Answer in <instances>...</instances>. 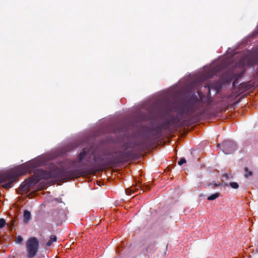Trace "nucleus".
Masks as SVG:
<instances>
[{"mask_svg":"<svg viewBox=\"0 0 258 258\" xmlns=\"http://www.w3.org/2000/svg\"><path fill=\"white\" fill-rule=\"evenodd\" d=\"M87 172L83 167L73 170H67L63 166L58 167L55 165L49 170L37 169L31 178L34 184L38 183L41 179H55L59 180L68 181L86 174Z\"/></svg>","mask_w":258,"mask_h":258,"instance_id":"1","label":"nucleus"},{"mask_svg":"<svg viewBox=\"0 0 258 258\" xmlns=\"http://www.w3.org/2000/svg\"><path fill=\"white\" fill-rule=\"evenodd\" d=\"M40 165L37 160H32L15 168L0 174V183L7 182L3 185L5 188H10L18 177L32 171Z\"/></svg>","mask_w":258,"mask_h":258,"instance_id":"2","label":"nucleus"},{"mask_svg":"<svg viewBox=\"0 0 258 258\" xmlns=\"http://www.w3.org/2000/svg\"><path fill=\"white\" fill-rule=\"evenodd\" d=\"M202 102L199 100L197 96H195L188 100L183 102L182 107L180 110L181 114H186L191 115L194 113L197 109V105H200Z\"/></svg>","mask_w":258,"mask_h":258,"instance_id":"3","label":"nucleus"},{"mask_svg":"<svg viewBox=\"0 0 258 258\" xmlns=\"http://www.w3.org/2000/svg\"><path fill=\"white\" fill-rule=\"evenodd\" d=\"M39 242L36 237L30 238L26 243L27 257L33 258L36 255L39 248Z\"/></svg>","mask_w":258,"mask_h":258,"instance_id":"4","label":"nucleus"},{"mask_svg":"<svg viewBox=\"0 0 258 258\" xmlns=\"http://www.w3.org/2000/svg\"><path fill=\"white\" fill-rule=\"evenodd\" d=\"M114 154L116 155L113 159L107 158L105 159V166H109L126 162L124 151H118L114 152Z\"/></svg>","mask_w":258,"mask_h":258,"instance_id":"5","label":"nucleus"},{"mask_svg":"<svg viewBox=\"0 0 258 258\" xmlns=\"http://www.w3.org/2000/svg\"><path fill=\"white\" fill-rule=\"evenodd\" d=\"M219 146L225 154H232L237 149V146L235 143L229 140L224 141L221 145L218 144L217 147Z\"/></svg>","mask_w":258,"mask_h":258,"instance_id":"6","label":"nucleus"},{"mask_svg":"<svg viewBox=\"0 0 258 258\" xmlns=\"http://www.w3.org/2000/svg\"><path fill=\"white\" fill-rule=\"evenodd\" d=\"M90 150L89 149L84 148L78 155L76 159L69 162V164L73 167H75L78 164H82L85 158L90 155Z\"/></svg>","mask_w":258,"mask_h":258,"instance_id":"7","label":"nucleus"},{"mask_svg":"<svg viewBox=\"0 0 258 258\" xmlns=\"http://www.w3.org/2000/svg\"><path fill=\"white\" fill-rule=\"evenodd\" d=\"M181 120V118H179L177 116H172L169 119L163 122L161 125L162 128L167 129L170 125L177 124Z\"/></svg>","mask_w":258,"mask_h":258,"instance_id":"8","label":"nucleus"},{"mask_svg":"<svg viewBox=\"0 0 258 258\" xmlns=\"http://www.w3.org/2000/svg\"><path fill=\"white\" fill-rule=\"evenodd\" d=\"M225 65L223 63H220L214 67L211 68L208 72V77L210 78L213 77L216 75L217 73L222 71L225 67Z\"/></svg>","mask_w":258,"mask_h":258,"instance_id":"9","label":"nucleus"},{"mask_svg":"<svg viewBox=\"0 0 258 258\" xmlns=\"http://www.w3.org/2000/svg\"><path fill=\"white\" fill-rule=\"evenodd\" d=\"M34 184V181L30 178L22 182L20 187L19 190L22 192H27L29 190L30 187Z\"/></svg>","mask_w":258,"mask_h":258,"instance_id":"10","label":"nucleus"},{"mask_svg":"<svg viewBox=\"0 0 258 258\" xmlns=\"http://www.w3.org/2000/svg\"><path fill=\"white\" fill-rule=\"evenodd\" d=\"M148 146L146 139L142 140H138L133 143V146L132 148L135 147H141L142 148H145Z\"/></svg>","mask_w":258,"mask_h":258,"instance_id":"11","label":"nucleus"},{"mask_svg":"<svg viewBox=\"0 0 258 258\" xmlns=\"http://www.w3.org/2000/svg\"><path fill=\"white\" fill-rule=\"evenodd\" d=\"M148 146L146 139L142 140H138L133 143V146L132 148L135 147H141L142 148H145Z\"/></svg>","mask_w":258,"mask_h":258,"instance_id":"12","label":"nucleus"},{"mask_svg":"<svg viewBox=\"0 0 258 258\" xmlns=\"http://www.w3.org/2000/svg\"><path fill=\"white\" fill-rule=\"evenodd\" d=\"M141 187L140 185L136 184L135 186H132L131 188H127L125 189V194L127 195H131L133 193Z\"/></svg>","mask_w":258,"mask_h":258,"instance_id":"13","label":"nucleus"},{"mask_svg":"<svg viewBox=\"0 0 258 258\" xmlns=\"http://www.w3.org/2000/svg\"><path fill=\"white\" fill-rule=\"evenodd\" d=\"M24 221L27 222L31 218V213L27 210H25L24 212Z\"/></svg>","mask_w":258,"mask_h":258,"instance_id":"14","label":"nucleus"},{"mask_svg":"<svg viewBox=\"0 0 258 258\" xmlns=\"http://www.w3.org/2000/svg\"><path fill=\"white\" fill-rule=\"evenodd\" d=\"M126 162L129 161L133 157V152L132 150L124 151Z\"/></svg>","mask_w":258,"mask_h":258,"instance_id":"15","label":"nucleus"},{"mask_svg":"<svg viewBox=\"0 0 258 258\" xmlns=\"http://www.w3.org/2000/svg\"><path fill=\"white\" fill-rule=\"evenodd\" d=\"M220 194L219 192H216L209 196L207 198V200L209 201H213L218 198Z\"/></svg>","mask_w":258,"mask_h":258,"instance_id":"16","label":"nucleus"},{"mask_svg":"<svg viewBox=\"0 0 258 258\" xmlns=\"http://www.w3.org/2000/svg\"><path fill=\"white\" fill-rule=\"evenodd\" d=\"M133 146V143H131V142H126L125 143H124L123 145H122V147L125 150H126L127 149H129V148H132V146Z\"/></svg>","mask_w":258,"mask_h":258,"instance_id":"17","label":"nucleus"},{"mask_svg":"<svg viewBox=\"0 0 258 258\" xmlns=\"http://www.w3.org/2000/svg\"><path fill=\"white\" fill-rule=\"evenodd\" d=\"M244 171L245 172V173L244 174V176L246 177V178H247L250 176L252 175V171H250L248 170V168L247 167H245L244 169Z\"/></svg>","mask_w":258,"mask_h":258,"instance_id":"18","label":"nucleus"},{"mask_svg":"<svg viewBox=\"0 0 258 258\" xmlns=\"http://www.w3.org/2000/svg\"><path fill=\"white\" fill-rule=\"evenodd\" d=\"M230 186L234 189H237L239 187V185L237 182H231L229 183Z\"/></svg>","mask_w":258,"mask_h":258,"instance_id":"19","label":"nucleus"},{"mask_svg":"<svg viewBox=\"0 0 258 258\" xmlns=\"http://www.w3.org/2000/svg\"><path fill=\"white\" fill-rule=\"evenodd\" d=\"M6 221L4 219H0V228H3L6 225Z\"/></svg>","mask_w":258,"mask_h":258,"instance_id":"20","label":"nucleus"},{"mask_svg":"<svg viewBox=\"0 0 258 258\" xmlns=\"http://www.w3.org/2000/svg\"><path fill=\"white\" fill-rule=\"evenodd\" d=\"M186 163V160L184 158H182L178 162V164L179 165H182L183 164Z\"/></svg>","mask_w":258,"mask_h":258,"instance_id":"21","label":"nucleus"},{"mask_svg":"<svg viewBox=\"0 0 258 258\" xmlns=\"http://www.w3.org/2000/svg\"><path fill=\"white\" fill-rule=\"evenodd\" d=\"M49 240H50L52 242H55L57 240L56 236L55 235H52L50 236Z\"/></svg>","mask_w":258,"mask_h":258,"instance_id":"22","label":"nucleus"},{"mask_svg":"<svg viewBox=\"0 0 258 258\" xmlns=\"http://www.w3.org/2000/svg\"><path fill=\"white\" fill-rule=\"evenodd\" d=\"M23 240V239L22 237L21 236H19L17 237L16 239L17 243H21L22 242Z\"/></svg>","mask_w":258,"mask_h":258,"instance_id":"23","label":"nucleus"},{"mask_svg":"<svg viewBox=\"0 0 258 258\" xmlns=\"http://www.w3.org/2000/svg\"><path fill=\"white\" fill-rule=\"evenodd\" d=\"M52 243H53V242H52L50 240H48V241H47V242L46 243V246H51V244H52Z\"/></svg>","mask_w":258,"mask_h":258,"instance_id":"24","label":"nucleus"},{"mask_svg":"<svg viewBox=\"0 0 258 258\" xmlns=\"http://www.w3.org/2000/svg\"><path fill=\"white\" fill-rule=\"evenodd\" d=\"M222 176H223V177H225V178H226V179H229V176H228V175L227 174H223V175H222Z\"/></svg>","mask_w":258,"mask_h":258,"instance_id":"25","label":"nucleus"},{"mask_svg":"<svg viewBox=\"0 0 258 258\" xmlns=\"http://www.w3.org/2000/svg\"><path fill=\"white\" fill-rule=\"evenodd\" d=\"M145 187L146 188V189H147V190H149L150 189V186L148 185H145Z\"/></svg>","mask_w":258,"mask_h":258,"instance_id":"26","label":"nucleus"},{"mask_svg":"<svg viewBox=\"0 0 258 258\" xmlns=\"http://www.w3.org/2000/svg\"><path fill=\"white\" fill-rule=\"evenodd\" d=\"M97 168L98 169H100V168H102L103 167V166L102 165H98L97 164Z\"/></svg>","mask_w":258,"mask_h":258,"instance_id":"27","label":"nucleus"},{"mask_svg":"<svg viewBox=\"0 0 258 258\" xmlns=\"http://www.w3.org/2000/svg\"><path fill=\"white\" fill-rule=\"evenodd\" d=\"M223 184L224 186H227L228 185V183L225 182H223Z\"/></svg>","mask_w":258,"mask_h":258,"instance_id":"28","label":"nucleus"},{"mask_svg":"<svg viewBox=\"0 0 258 258\" xmlns=\"http://www.w3.org/2000/svg\"><path fill=\"white\" fill-rule=\"evenodd\" d=\"M220 89V86H218V87L216 88V89L217 90V91H218Z\"/></svg>","mask_w":258,"mask_h":258,"instance_id":"29","label":"nucleus"},{"mask_svg":"<svg viewBox=\"0 0 258 258\" xmlns=\"http://www.w3.org/2000/svg\"><path fill=\"white\" fill-rule=\"evenodd\" d=\"M221 185V184H220V183H219V184L215 183V184H214V185H215V186H219V185Z\"/></svg>","mask_w":258,"mask_h":258,"instance_id":"30","label":"nucleus"},{"mask_svg":"<svg viewBox=\"0 0 258 258\" xmlns=\"http://www.w3.org/2000/svg\"><path fill=\"white\" fill-rule=\"evenodd\" d=\"M169 111L171 112V111H173V109L170 108L169 109Z\"/></svg>","mask_w":258,"mask_h":258,"instance_id":"31","label":"nucleus"},{"mask_svg":"<svg viewBox=\"0 0 258 258\" xmlns=\"http://www.w3.org/2000/svg\"><path fill=\"white\" fill-rule=\"evenodd\" d=\"M144 187H142L141 190H143V191H145V189H144Z\"/></svg>","mask_w":258,"mask_h":258,"instance_id":"32","label":"nucleus"},{"mask_svg":"<svg viewBox=\"0 0 258 258\" xmlns=\"http://www.w3.org/2000/svg\"><path fill=\"white\" fill-rule=\"evenodd\" d=\"M208 89H209V92H210V89H210V86H209V87H208Z\"/></svg>","mask_w":258,"mask_h":258,"instance_id":"33","label":"nucleus"},{"mask_svg":"<svg viewBox=\"0 0 258 258\" xmlns=\"http://www.w3.org/2000/svg\"><path fill=\"white\" fill-rule=\"evenodd\" d=\"M94 160L95 162H96V158L95 157L94 158Z\"/></svg>","mask_w":258,"mask_h":258,"instance_id":"34","label":"nucleus"}]
</instances>
